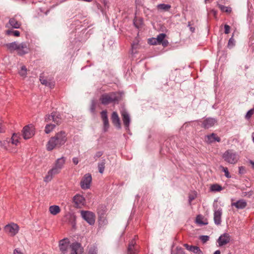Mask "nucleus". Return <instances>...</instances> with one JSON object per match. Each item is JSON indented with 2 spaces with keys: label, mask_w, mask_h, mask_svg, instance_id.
I'll return each instance as SVG.
<instances>
[{
  "label": "nucleus",
  "mask_w": 254,
  "mask_h": 254,
  "mask_svg": "<svg viewBox=\"0 0 254 254\" xmlns=\"http://www.w3.org/2000/svg\"><path fill=\"white\" fill-rule=\"evenodd\" d=\"M235 45V40L233 37H231L228 42V46L233 47Z\"/></svg>",
  "instance_id": "a19ab883"
},
{
  "label": "nucleus",
  "mask_w": 254,
  "mask_h": 254,
  "mask_svg": "<svg viewBox=\"0 0 254 254\" xmlns=\"http://www.w3.org/2000/svg\"><path fill=\"white\" fill-rule=\"evenodd\" d=\"M6 47L10 51H16L17 54L20 56L24 55L29 51V48L27 43L22 42L18 43L13 42L6 44Z\"/></svg>",
  "instance_id": "20e7f679"
},
{
  "label": "nucleus",
  "mask_w": 254,
  "mask_h": 254,
  "mask_svg": "<svg viewBox=\"0 0 254 254\" xmlns=\"http://www.w3.org/2000/svg\"><path fill=\"white\" fill-rule=\"evenodd\" d=\"M89 254H97V251L95 248H91L89 250Z\"/></svg>",
  "instance_id": "a18cd8bd"
},
{
  "label": "nucleus",
  "mask_w": 254,
  "mask_h": 254,
  "mask_svg": "<svg viewBox=\"0 0 254 254\" xmlns=\"http://www.w3.org/2000/svg\"><path fill=\"white\" fill-rule=\"evenodd\" d=\"M122 116L125 128L128 131L129 130V127L131 122L130 117L127 112H122Z\"/></svg>",
  "instance_id": "dca6fc26"
},
{
  "label": "nucleus",
  "mask_w": 254,
  "mask_h": 254,
  "mask_svg": "<svg viewBox=\"0 0 254 254\" xmlns=\"http://www.w3.org/2000/svg\"><path fill=\"white\" fill-rule=\"evenodd\" d=\"M46 120L47 122L52 121L55 124H50L46 126L45 132L48 134L50 133L55 128L56 125L60 124L62 121V118L60 112H51V114L46 117Z\"/></svg>",
  "instance_id": "7ed1b4c3"
},
{
  "label": "nucleus",
  "mask_w": 254,
  "mask_h": 254,
  "mask_svg": "<svg viewBox=\"0 0 254 254\" xmlns=\"http://www.w3.org/2000/svg\"><path fill=\"white\" fill-rule=\"evenodd\" d=\"M230 236L228 233H224L221 235L218 238L217 242L219 246L222 247L229 243Z\"/></svg>",
  "instance_id": "f3484780"
},
{
  "label": "nucleus",
  "mask_w": 254,
  "mask_h": 254,
  "mask_svg": "<svg viewBox=\"0 0 254 254\" xmlns=\"http://www.w3.org/2000/svg\"><path fill=\"white\" fill-rule=\"evenodd\" d=\"M60 208L58 205H52L49 207V211L54 215L58 214L60 212Z\"/></svg>",
  "instance_id": "a878e982"
},
{
  "label": "nucleus",
  "mask_w": 254,
  "mask_h": 254,
  "mask_svg": "<svg viewBox=\"0 0 254 254\" xmlns=\"http://www.w3.org/2000/svg\"><path fill=\"white\" fill-rule=\"evenodd\" d=\"M211 190L213 191H219L222 190V188L218 184H214L211 186Z\"/></svg>",
  "instance_id": "2f4dec72"
},
{
  "label": "nucleus",
  "mask_w": 254,
  "mask_h": 254,
  "mask_svg": "<svg viewBox=\"0 0 254 254\" xmlns=\"http://www.w3.org/2000/svg\"><path fill=\"white\" fill-rule=\"evenodd\" d=\"M148 43L151 45H155L159 44L157 41L156 40V38H152L148 39Z\"/></svg>",
  "instance_id": "4c0bfd02"
},
{
  "label": "nucleus",
  "mask_w": 254,
  "mask_h": 254,
  "mask_svg": "<svg viewBox=\"0 0 254 254\" xmlns=\"http://www.w3.org/2000/svg\"><path fill=\"white\" fill-rule=\"evenodd\" d=\"M103 154V152L99 151L97 152L94 155V158L96 160L97 158L100 157Z\"/></svg>",
  "instance_id": "ea45409f"
},
{
  "label": "nucleus",
  "mask_w": 254,
  "mask_h": 254,
  "mask_svg": "<svg viewBox=\"0 0 254 254\" xmlns=\"http://www.w3.org/2000/svg\"><path fill=\"white\" fill-rule=\"evenodd\" d=\"M124 94L123 92H111L103 94L100 100L102 104L108 105L110 103L118 102L120 101Z\"/></svg>",
  "instance_id": "39448f33"
},
{
  "label": "nucleus",
  "mask_w": 254,
  "mask_h": 254,
  "mask_svg": "<svg viewBox=\"0 0 254 254\" xmlns=\"http://www.w3.org/2000/svg\"><path fill=\"white\" fill-rule=\"evenodd\" d=\"M0 146L4 149L8 150L10 146V140L6 139L2 141H0Z\"/></svg>",
  "instance_id": "c85d7f7f"
},
{
  "label": "nucleus",
  "mask_w": 254,
  "mask_h": 254,
  "mask_svg": "<svg viewBox=\"0 0 254 254\" xmlns=\"http://www.w3.org/2000/svg\"><path fill=\"white\" fill-rule=\"evenodd\" d=\"M222 157L224 161L231 164H236L239 159V157L236 152L233 150L229 149L223 154Z\"/></svg>",
  "instance_id": "423d86ee"
},
{
  "label": "nucleus",
  "mask_w": 254,
  "mask_h": 254,
  "mask_svg": "<svg viewBox=\"0 0 254 254\" xmlns=\"http://www.w3.org/2000/svg\"><path fill=\"white\" fill-rule=\"evenodd\" d=\"M188 26L189 27L190 31L193 33L195 31V28L191 26V23L190 22H188Z\"/></svg>",
  "instance_id": "49530a36"
},
{
  "label": "nucleus",
  "mask_w": 254,
  "mask_h": 254,
  "mask_svg": "<svg viewBox=\"0 0 254 254\" xmlns=\"http://www.w3.org/2000/svg\"><path fill=\"white\" fill-rule=\"evenodd\" d=\"M214 210V222L217 225H219L221 223V216L222 215V209L218 205H213Z\"/></svg>",
  "instance_id": "6e6552de"
},
{
  "label": "nucleus",
  "mask_w": 254,
  "mask_h": 254,
  "mask_svg": "<svg viewBox=\"0 0 254 254\" xmlns=\"http://www.w3.org/2000/svg\"><path fill=\"white\" fill-rule=\"evenodd\" d=\"M234 200V199L232 198L231 201H233Z\"/></svg>",
  "instance_id": "4d7b16f0"
},
{
  "label": "nucleus",
  "mask_w": 254,
  "mask_h": 254,
  "mask_svg": "<svg viewBox=\"0 0 254 254\" xmlns=\"http://www.w3.org/2000/svg\"><path fill=\"white\" fill-rule=\"evenodd\" d=\"M220 141V138L217 136L214 133H212L205 136V141L207 143H212L215 141L219 142Z\"/></svg>",
  "instance_id": "a211bd4d"
},
{
  "label": "nucleus",
  "mask_w": 254,
  "mask_h": 254,
  "mask_svg": "<svg viewBox=\"0 0 254 254\" xmlns=\"http://www.w3.org/2000/svg\"><path fill=\"white\" fill-rule=\"evenodd\" d=\"M209 236L206 235L201 236L200 237V240L203 243H205L209 240Z\"/></svg>",
  "instance_id": "58836bf2"
},
{
  "label": "nucleus",
  "mask_w": 254,
  "mask_h": 254,
  "mask_svg": "<svg viewBox=\"0 0 254 254\" xmlns=\"http://www.w3.org/2000/svg\"><path fill=\"white\" fill-rule=\"evenodd\" d=\"M111 119L114 126H116L117 128L120 129L121 128L120 120L117 112H113Z\"/></svg>",
  "instance_id": "aec40b11"
},
{
  "label": "nucleus",
  "mask_w": 254,
  "mask_h": 254,
  "mask_svg": "<svg viewBox=\"0 0 254 254\" xmlns=\"http://www.w3.org/2000/svg\"><path fill=\"white\" fill-rule=\"evenodd\" d=\"M190 252L195 254H203V252L198 247L192 246Z\"/></svg>",
  "instance_id": "72a5a7b5"
},
{
  "label": "nucleus",
  "mask_w": 254,
  "mask_h": 254,
  "mask_svg": "<svg viewBox=\"0 0 254 254\" xmlns=\"http://www.w3.org/2000/svg\"><path fill=\"white\" fill-rule=\"evenodd\" d=\"M74 206L76 208H81L85 203L84 197L80 194H76L73 198Z\"/></svg>",
  "instance_id": "4468645a"
},
{
  "label": "nucleus",
  "mask_w": 254,
  "mask_h": 254,
  "mask_svg": "<svg viewBox=\"0 0 254 254\" xmlns=\"http://www.w3.org/2000/svg\"><path fill=\"white\" fill-rule=\"evenodd\" d=\"M104 213H101L100 216H99V224L100 225H106L108 223L107 219L104 218L103 216H102L101 215L103 214Z\"/></svg>",
  "instance_id": "f704fd0d"
},
{
  "label": "nucleus",
  "mask_w": 254,
  "mask_h": 254,
  "mask_svg": "<svg viewBox=\"0 0 254 254\" xmlns=\"http://www.w3.org/2000/svg\"><path fill=\"white\" fill-rule=\"evenodd\" d=\"M135 245V242L134 241V240H131V241L129 243L128 246L127 251L128 254H136L138 253V250Z\"/></svg>",
  "instance_id": "4be33fe9"
},
{
  "label": "nucleus",
  "mask_w": 254,
  "mask_h": 254,
  "mask_svg": "<svg viewBox=\"0 0 254 254\" xmlns=\"http://www.w3.org/2000/svg\"><path fill=\"white\" fill-rule=\"evenodd\" d=\"M254 112H247L245 118L249 120L253 115Z\"/></svg>",
  "instance_id": "de8ad7c7"
},
{
  "label": "nucleus",
  "mask_w": 254,
  "mask_h": 254,
  "mask_svg": "<svg viewBox=\"0 0 254 254\" xmlns=\"http://www.w3.org/2000/svg\"><path fill=\"white\" fill-rule=\"evenodd\" d=\"M220 168H221L222 171L224 172L225 176L226 178H230L231 177V176L230 175L227 168L223 166H220Z\"/></svg>",
  "instance_id": "c9c22d12"
},
{
  "label": "nucleus",
  "mask_w": 254,
  "mask_h": 254,
  "mask_svg": "<svg viewBox=\"0 0 254 254\" xmlns=\"http://www.w3.org/2000/svg\"><path fill=\"white\" fill-rule=\"evenodd\" d=\"M92 181V177L91 174H86L80 182V187L83 190H86L90 188V184Z\"/></svg>",
  "instance_id": "9b49d317"
},
{
  "label": "nucleus",
  "mask_w": 254,
  "mask_h": 254,
  "mask_svg": "<svg viewBox=\"0 0 254 254\" xmlns=\"http://www.w3.org/2000/svg\"><path fill=\"white\" fill-rule=\"evenodd\" d=\"M35 128L32 124L24 127L22 130V135L25 139L31 138L35 134Z\"/></svg>",
  "instance_id": "1a4fd4ad"
},
{
  "label": "nucleus",
  "mask_w": 254,
  "mask_h": 254,
  "mask_svg": "<svg viewBox=\"0 0 254 254\" xmlns=\"http://www.w3.org/2000/svg\"><path fill=\"white\" fill-rule=\"evenodd\" d=\"M219 7L220 8V9L223 11H225L228 13H229L231 11V9L230 7H227L222 5H219Z\"/></svg>",
  "instance_id": "e433bc0d"
},
{
  "label": "nucleus",
  "mask_w": 254,
  "mask_h": 254,
  "mask_svg": "<svg viewBox=\"0 0 254 254\" xmlns=\"http://www.w3.org/2000/svg\"><path fill=\"white\" fill-rule=\"evenodd\" d=\"M217 122L215 118H207L202 121L201 127L205 129H208L213 127Z\"/></svg>",
  "instance_id": "ddd939ff"
},
{
  "label": "nucleus",
  "mask_w": 254,
  "mask_h": 254,
  "mask_svg": "<svg viewBox=\"0 0 254 254\" xmlns=\"http://www.w3.org/2000/svg\"><path fill=\"white\" fill-rule=\"evenodd\" d=\"M250 163L252 164V168L254 169V162L252 161H251Z\"/></svg>",
  "instance_id": "5fc2aeb1"
},
{
  "label": "nucleus",
  "mask_w": 254,
  "mask_h": 254,
  "mask_svg": "<svg viewBox=\"0 0 254 254\" xmlns=\"http://www.w3.org/2000/svg\"><path fill=\"white\" fill-rule=\"evenodd\" d=\"M162 44L164 46H167V45L168 44V41H163V42L162 43Z\"/></svg>",
  "instance_id": "603ef678"
},
{
  "label": "nucleus",
  "mask_w": 254,
  "mask_h": 254,
  "mask_svg": "<svg viewBox=\"0 0 254 254\" xmlns=\"http://www.w3.org/2000/svg\"><path fill=\"white\" fill-rule=\"evenodd\" d=\"M11 26L13 28L17 29L20 27L21 24L14 18H11L9 20L8 23L6 25V27Z\"/></svg>",
  "instance_id": "5701e85b"
},
{
  "label": "nucleus",
  "mask_w": 254,
  "mask_h": 254,
  "mask_svg": "<svg viewBox=\"0 0 254 254\" xmlns=\"http://www.w3.org/2000/svg\"><path fill=\"white\" fill-rule=\"evenodd\" d=\"M221 252L220 250H217L213 254H220Z\"/></svg>",
  "instance_id": "864d4df0"
},
{
  "label": "nucleus",
  "mask_w": 254,
  "mask_h": 254,
  "mask_svg": "<svg viewBox=\"0 0 254 254\" xmlns=\"http://www.w3.org/2000/svg\"><path fill=\"white\" fill-rule=\"evenodd\" d=\"M184 246L188 250L190 251L192 246H190L188 244H185Z\"/></svg>",
  "instance_id": "3c124183"
},
{
  "label": "nucleus",
  "mask_w": 254,
  "mask_h": 254,
  "mask_svg": "<svg viewBox=\"0 0 254 254\" xmlns=\"http://www.w3.org/2000/svg\"><path fill=\"white\" fill-rule=\"evenodd\" d=\"M71 252L70 254H82L83 249L81 244L77 242L72 243L70 245Z\"/></svg>",
  "instance_id": "2eb2a0df"
},
{
  "label": "nucleus",
  "mask_w": 254,
  "mask_h": 254,
  "mask_svg": "<svg viewBox=\"0 0 254 254\" xmlns=\"http://www.w3.org/2000/svg\"><path fill=\"white\" fill-rule=\"evenodd\" d=\"M239 172L241 174H244L245 173V168L243 166H241L239 167Z\"/></svg>",
  "instance_id": "c03bdc74"
},
{
  "label": "nucleus",
  "mask_w": 254,
  "mask_h": 254,
  "mask_svg": "<svg viewBox=\"0 0 254 254\" xmlns=\"http://www.w3.org/2000/svg\"><path fill=\"white\" fill-rule=\"evenodd\" d=\"M65 162V158L64 157L57 159L53 167L48 172L47 174L44 178V181L46 182L51 181L54 175L60 173L61 170L64 167Z\"/></svg>",
  "instance_id": "f03ea898"
},
{
  "label": "nucleus",
  "mask_w": 254,
  "mask_h": 254,
  "mask_svg": "<svg viewBox=\"0 0 254 254\" xmlns=\"http://www.w3.org/2000/svg\"><path fill=\"white\" fill-rule=\"evenodd\" d=\"M72 162L75 165H77L79 162V160L77 157H74L72 158Z\"/></svg>",
  "instance_id": "8fccbe9b"
},
{
  "label": "nucleus",
  "mask_w": 254,
  "mask_h": 254,
  "mask_svg": "<svg viewBox=\"0 0 254 254\" xmlns=\"http://www.w3.org/2000/svg\"><path fill=\"white\" fill-rule=\"evenodd\" d=\"M166 36V35L165 33H160L157 36L156 40L159 44H161L163 42V40Z\"/></svg>",
  "instance_id": "7c9ffc66"
},
{
  "label": "nucleus",
  "mask_w": 254,
  "mask_h": 254,
  "mask_svg": "<svg viewBox=\"0 0 254 254\" xmlns=\"http://www.w3.org/2000/svg\"><path fill=\"white\" fill-rule=\"evenodd\" d=\"M19 74L23 77L26 76L27 68L25 66L23 65L21 66L20 70L19 71Z\"/></svg>",
  "instance_id": "473e14b6"
},
{
  "label": "nucleus",
  "mask_w": 254,
  "mask_h": 254,
  "mask_svg": "<svg viewBox=\"0 0 254 254\" xmlns=\"http://www.w3.org/2000/svg\"><path fill=\"white\" fill-rule=\"evenodd\" d=\"M8 140H10V144H11L16 146L19 143L18 135L15 133H13L11 138L8 139Z\"/></svg>",
  "instance_id": "bb28decb"
},
{
  "label": "nucleus",
  "mask_w": 254,
  "mask_h": 254,
  "mask_svg": "<svg viewBox=\"0 0 254 254\" xmlns=\"http://www.w3.org/2000/svg\"><path fill=\"white\" fill-rule=\"evenodd\" d=\"M4 231L10 236H14L18 232L19 227L16 224L12 223L4 227Z\"/></svg>",
  "instance_id": "9d476101"
},
{
  "label": "nucleus",
  "mask_w": 254,
  "mask_h": 254,
  "mask_svg": "<svg viewBox=\"0 0 254 254\" xmlns=\"http://www.w3.org/2000/svg\"><path fill=\"white\" fill-rule=\"evenodd\" d=\"M106 160L105 159H103L101 162L98 163V168L99 172L101 174H103L104 171L105 169V165Z\"/></svg>",
  "instance_id": "cd10ccee"
},
{
  "label": "nucleus",
  "mask_w": 254,
  "mask_h": 254,
  "mask_svg": "<svg viewBox=\"0 0 254 254\" xmlns=\"http://www.w3.org/2000/svg\"><path fill=\"white\" fill-rule=\"evenodd\" d=\"M59 249L62 254H66L69 245V241L67 238H64L59 241Z\"/></svg>",
  "instance_id": "f8f14e48"
},
{
  "label": "nucleus",
  "mask_w": 254,
  "mask_h": 254,
  "mask_svg": "<svg viewBox=\"0 0 254 254\" xmlns=\"http://www.w3.org/2000/svg\"><path fill=\"white\" fill-rule=\"evenodd\" d=\"M225 33L227 34L230 32V27L227 24L224 25Z\"/></svg>",
  "instance_id": "37998d69"
},
{
  "label": "nucleus",
  "mask_w": 254,
  "mask_h": 254,
  "mask_svg": "<svg viewBox=\"0 0 254 254\" xmlns=\"http://www.w3.org/2000/svg\"><path fill=\"white\" fill-rule=\"evenodd\" d=\"M196 222L198 224H203V225H205V224H206L207 223H204L203 222H202L200 218L199 217V216H197L196 217Z\"/></svg>",
  "instance_id": "09e8293b"
},
{
  "label": "nucleus",
  "mask_w": 254,
  "mask_h": 254,
  "mask_svg": "<svg viewBox=\"0 0 254 254\" xmlns=\"http://www.w3.org/2000/svg\"><path fill=\"white\" fill-rule=\"evenodd\" d=\"M13 254H24L19 248L14 250Z\"/></svg>",
  "instance_id": "79ce46f5"
},
{
  "label": "nucleus",
  "mask_w": 254,
  "mask_h": 254,
  "mask_svg": "<svg viewBox=\"0 0 254 254\" xmlns=\"http://www.w3.org/2000/svg\"><path fill=\"white\" fill-rule=\"evenodd\" d=\"M40 80L43 85H45L46 86L49 87L50 88H52L55 85L54 82L52 80H48L47 79L44 78V77L41 76L40 77Z\"/></svg>",
  "instance_id": "b1692460"
},
{
  "label": "nucleus",
  "mask_w": 254,
  "mask_h": 254,
  "mask_svg": "<svg viewBox=\"0 0 254 254\" xmlns=\"http://www.w3.org/2000/svg\"><path fill=\"white\" fill-rule=\"evenodd\" d=\"M67 134L64 131L57 132L50 138L47 144V149L52 151L55 148H59L67 141Z\"/></svg>",
  "instance_id": "f257e3e1"
},
{
  "label": "nucleus",
  "mask_w": 254,
  "mask_h": 254,
  "mask_svg": "<svg viewBox=\"0 0 254 254\" xmlns=\"http://www.w3.org/2000/svg\"><path fill=\"white\" fill-rule=\"evenodd\" d=\"M247 203L246 201L243 199H240L236 202H232L231 203L232 206H235L239 209H244L246 207Z\"/></svg>",
  "instance_id": "6ab92c4d"
},
{
  "label": "nucleus",
  "mask_w": 254,
  "mask_h": 254,
  "mask_svg": "<svg viewBox=\"0 0 254 254\" xmlns=\"http://www.w3.org/2000/svg\"><path fill=\"white\" fill-rule=\"evenodd\" d=\"M5 33L8 35H13L15 37H18L20 35V32L18 31L12 29L6 30Z\"/></svg>",
  "instance_id": "c756f323"
},
{
  "label": "nucleus",
  "mask_w": 254,
  "mask_h": 254,
  "mask_svg": "<svg viewBox=\"0 0 254 254\" xmlns=\"http://www.w3.org/2000/svg\"><path fill=\"white\" fill-rule=\"evenodd\" d=\"M171 7V5L165 3H160L157 5V8L161 11H169Z\"/></svg>",
  "instance_id": "393cba45"
},
{
  "label": "nucleus",
  "mask_w": 254,
  "mask_h": 254,
  "mask_svg": "<svg viewBox=\"0 0 254 254\" xmlns=\"http://www.w3.org/2000/svg\"><path fill=\"white\" fill-rule=\"evenodd\" d=\"M193 199H194V197H191V196L189 197V200H190V201H191Z\"/></svg>",
  "instance_id": "6e6d98bb"
},
{
  "label": "nucleus",
  "mask_w": 254,
  "mask_h": 254,
  "mask_svg": "<svg viewBox=\"0 0 254 254\" xmlns=\"http://www.w3.org/2000/svg\"><path fill=\"white\" fill-rule=\"evenodd\" d=\"M98 213H99L100 214V212L99 211H98Z\"/></svg>",
  "instance_id": "13d9d810"
},
{
  "label": "nucleus",
  "mask_w": 254,
  "mask_h": 254,
  "mask_svg": "<svg viewBox=\"0 0 254 254\" xmlns=\"http://www.w3.org/2000/svg\"><path fill=\"white\" fill-rule=\"evenodd\" d=\"M82 218L89 225H92L95 222V215L89 211L81 210L80 212Z\"/></svg>",
  "instance_id": "0eeeda50"
},
{
  "label": "nucleus",
  "mask_w": 254,
  "mask_h": 254,
  "mask_svg": "<svg viewBox=\"0 0 254 254\" xmlns=\"http://www.w3.org/2000/svg\"><path fill=\"white\" fill-rule=\"evenodd\" d=\"M107 113V112H101V118L103 122V130L104 132H106L109 127V124Z\"/></svg>",
  "instance_id": "412c9836"
}]
</instances>
